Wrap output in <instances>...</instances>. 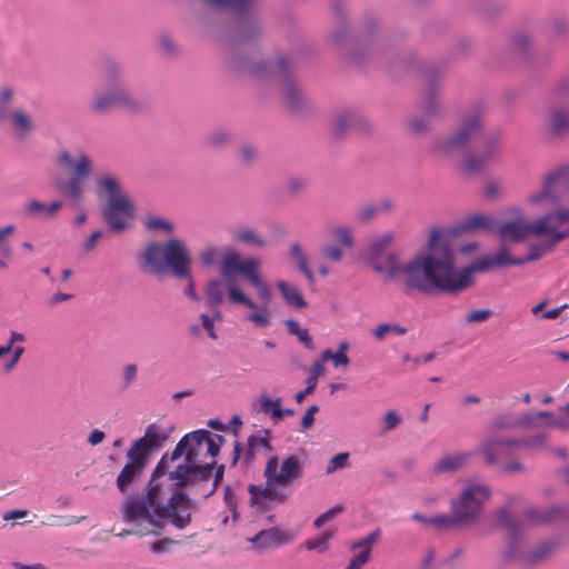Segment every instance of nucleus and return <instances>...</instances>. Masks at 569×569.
Here are the masks:
<instances>
[{
    "instance_id": "obj_1",
    "label": "nucleus",
    "mask_w": 569,
    "mask_h": 569,
    "mask_svg": "<svg viewBox=\"0 0 569 569\" xmlns=\"http://www.w3.org/2000/svg\"><path fill=\"white\" fill-rule=\"evenodd\" d=\"M223 438L200 429L187 433L177 443L173 451L163 455L156 465L146 488V495L126 500L123 520L136 525L124 535H159L163 521L179 530L187 528L192 520L193 503L182 490L168 495L159 479L168 473L176 488H190L208 485L212 477L216 457L220 452Z\"/></svg>"
},
{
    "instance_id": "obj_2",
    "label": "nucleus",
    "mask_w": 569,
    "mask_h": 569,
    "mask_svg": "<svg viewBox=\"0 0 569 569\" xmlns=\"http://www.w3.org/2000/svg\"><path fill=\"white\" fill-rule=\"evenodd\" d=\"M260 268L259 259L241 260L238 252L230 250L221 259L220 274L227 281L229 302L251 309L246 319L258 328H267L272 320L267 306L272 299V292L262 279Z\"/></svg>"
},
{
    "instance_id": "obj_3",
    "label": "nucleus",
    "mask_w": 569,
    "mask_h": 569,
    "mask_svg": "<svg viewBox=\"0 0 569 569\" xmlns=\"http://www.w3.org/2000/svg\"><path fill=\"white\" fill-rule=\"evenodd\" d=\"M441 229L430 232L426 247L417 251L408 261L401 263L396 253H389L386 264L375 263L377 272L386 273L388 278H402L405 292H419L422 295L439 291Z\"/></svg>"
},
{
    "instance_id": "obj_4",
    "label": "nucleus",
    "mask_w": 569,
    "mask_h": 569,
    "mask_svg": "<svg viewBox=\"0 0 569 569\" xmlns=\"http://www.w3.org/2000/svg\"><path fill=\"white\" fill-rule=\"evenodd\" d=\"M569 200V167L549 172L540 190L529 194V206L538 211L552 210L533 220V237L546 236L553 243L569 237V210L560 208Z\"/></svg>"
},
{
    "instance_id": "obj_5",
    "label": "nucleus",
    "mask_w": 569,
    "mask_h": 569,
    "mask_svg": "<svg viewBox=\"0 0 569 569\" xmlns=\"http://www.w3.org/2000/svg\"><path fill=\"white\" fill-rule=\"evenodd\" d=\"M305 463L297 455L281 461L277 455L270 457L263 469V485L250 483L248 503L254 512L264 513L284 505L292 496V488L303 475Z\"/></svg>"
},
{
    "instance_id": "obj_6",
    "label": "nucleus",
    "mask_w": 569,
    "mask_h": 569,
    "mask_svg": "<svg viewBox=\"0 0 569 569\" xmlns=\"http://www.w3.org/2000/svg\"><path fill=\"white\" fill-rule=\"evenodd\" d=\"M521 260L512 258L506 247H501L495 254L483 256L476 259L469 266L461 269L456 268L455 253L449 239L441 230L440 236V263L439 269V291L447 293L460 292L473 283L472 274L476 272L485 273L495 268L507 266H521Z\"/></svg>"
},
{
    "instance_id": "obj_7",
    "label": "nucleus",
    "mask_w": 569,
    "mask_h": 569,
    "mask_svg": "<svg viewBox=\"0 0 569 569\" xmlns=\"http://www.w3.org/2000/svg\"><path fill=\"white\" fill-rule=\"evenodd\" d=\"M139 263L148 273L166 274L170 271L177 278H189L186 295L199 301L190 274L191 256L183 241L172 238L164 243L151 242L140 253Z\"/></svg>"
},
{
    "instance_id": "obj_8",
    "label": "nucleus",
    "mask_w": 569,
    "mask_h": 569,
    "mask_svg": "<svg viewBox=\"0 0 569 569\" xmlns=\"http://www.w3.org/2000/svg\"><path fill=\"white\" fill-rule=\"evenodd\" d=\"M100 197L106 196L103 218L113 231H122L132 220L134 206L123 191L119 180L113 176H102L97 181Z\"/></svg>"
},
{
    "instance_id": "obj_9",
    "label": "nucleus",
    "mask_w": 569,
    "mask_h": 569,
    "mask_svg": "<svg viewBox=\"0 0 569 569\" xmlns=\"http://www.w3.org/2000/svg\"><path fill=\"white\" fill-rule=\"evenodd\" d=\"M58 164L68 168L72 177L68 180H58L57 190L66 196L74 207H80L84 193V181L91 174L92 161L83 152L79 153L76 160L68 151H62L58 157Z\"/></svg>"
},
{
    "instance_id": "obj_10",
    "label": "nucleus",
    "mask_w": 569,
    "mask_h": 569,
    "mask_svg": "<svg viewBox=\"0 0 569 569\" xmlns=\"http://www.w3.org/2000/svg\"><path fill=\"white\" fill-rule=\"evenodd\" d=\"M480 111L466 116L456 131L432 144V151L441 157H450L462 151L481 129Z\"/></svg>"
},
{
    "instance_id": "obj_11",
    "label": "nucleus",
    "mask_w": 569,
    "mask_h": 569,
    "mask_svg": "<svg viewBox=\"0 0 569 569\" xmlns=\"http://www.w3.org/2000/svg\"><path fill=\"white\" fill-rule=\"evenodd\" d=\"M490 488L482 483L467 486L457 499L451 501V511L459 522L470 523L475 521L482 510V505L489 500Z\"/></svg>"
},
{
    "instance_id": "obj_12",
    "label": "nucleus",
    "mask_w": 569,
    "mask_h": 569,
    "mask_svg": "<svg viewBox=\"0 0 569 569\" xmlns=\"http://www.w3.org/2000/svg\"><path fill=\"white\" fill-rule=\"evenodd\" d=\"M117 107L136 110L139 108V103L129 91L121 86H114L108 92L96 93L90 102V109L99 114L106 113Z\"/></svg>"
},
{
    "instance_id": "obj_13",
    "label": "nucleus",
    "mask_w": 569,
    "mask_h": 569,
    "mask_svg": "<svg viewBox=\"0 0 569 569\" xmlns=\"http://www.w3.org/2000/svg\"><path fill=\"white\" fill-rule=\"evenodd\" d=\"M500 154L501 143L499 137H488L481 150L476 153H470L465 158L463 168L468 172H479L487 166L497 161Z\"/></svg>"
},
{
    "instance_id": "obj_14",
    "label": "nucleus",
    "mask_w": 569,
    "mask_h": 569,
    "mask_svg": "<svg viewBox=\"0 0 569 569\" xmlns=\"http://www.w3.org/2000/svg\"><path fill=\"white\" fill-rule=\"evenodd\" d=\"M521 442L516 439L499 437H487L479 445L477 452L483 458L488 465H498L500 460L508 456L511 448L520 447Z\"/></svg>"
},
{
    "instance_id": "obj_15",
    "label": "nucleus",
    "mask_w": 569,
    "mask_h": 569,
    "mask_svg": "<svg viewBox=\"0 0 569 569\" xmlns=\"http://www.w3.org/2000/svg\"><path fill=\"white\" fill-rule=\"evenodd\" d=\"M533 221L527 222L521 214L497 224L495 232L502 242H521L533 236Z\"/></svg>"
},
{
    "instance_id": "obj_16",
    "label": "nucleus",
    "mask_w": 569,
    "mask_h": 569,
    "mask_svg": "<svg viewBox=\"0 0 569 569\" xmlns=\"http://www.w3.org/2000/svg\"><path fill=\"white\" fill-rule=\"evenodd\" d=\"M295 539V533L283 530L279 527L261 530L248 541L256 550H267L290 543Z\"/></svg>"
},
{
    "instance_id": "obj_17",
    "label": "nucleus",
    "mask_w": 569,
    "mask_h": 569,
    "mask_svg": "<svg viewBox=\"0 0 569 569\" xmlns=\"http://www.w3.org/2000/svg\"><path fill=\"white\" fill-rule=\"evenodd\" d=\"M167 436L160 432V428L152 423L146 428L144 436L134 440L129 450L148 461L150 452L162 447Z\"/></svg>"
},
{
    "instance_id": "obj_18",
    "label": "nucleus",
    "mask_w": 569,
    "mask_h": 569,
    "mask_svg": "<svg viewBox=\"0 0 569 569\" xmlns=\"http://www.w3.org/2000/svg\"><path fill=\"white\" fill-rule=\"evenodd\" d=\"M127 458L128 462L124 465L116 480L117 487L121 492H126L134 479L142 475L148 462L138 455H132L130 450L127 452Z\"/></svg>"
},
{
    "instance_id": "obj_19",
    "label": "nucleus",
    "mask_w": 569,
    "mask_h": 569,
    "mask_svg": "<svg viewBox=\"0 0 569 569\" xmlns=\"http://www.w3.org/2000/svg\"><path fill=\"white\" fill-rule=\"evenodd\" d=\"M62 208V202L59 200L52 201L47 204L37 199H32L24 204L23 214L30 219H50Z\"/></svg>"
},
{
    "instance_id": "obj_20",
    "label": "nucleus",
    "mask_w": 569,
    "mask_h": 569,
    "mask_svg": "<svg viewBox=\"0 0 569 569\" xmlns=\"http://www.w3.org/2000/svg\"><path fill=\"white\" fill-rule=\"evenodd\" d=\"M497 523L499 527L508 531V553L507 557H512L517 551V545L519 540V530L517 521L509 515V512L501 508L496 513Z\"/></svg>"
},
{
    "instance_id": "obj_21",
    "label": "nucleus",
    "mask_w": 569,
    "mask_h": 569,
    "mask_svg": "<svg viewBox=\"0 0 569 569\" xmlns=\"http://www.w3.org/2000/svg\"><path fill=\"white\" fill-rule=\"evenodd\" d=\"M264 451H272L273 448L269 440V431L268 430H261L258 433L251 435L247 439V449L243 453V460L247 463H251L256 456Z\"/></svg>"
},
{
    "instance_id": "obj_22",
    "label": "nucleus",
    "mask_w": 569,
    "mask_h": 569,
    "mask_svg": "<svg viewBox=\"0 0 569 569\" xmlns=\"http://www.w3.org/2000/svg\"><path fill=\"white\" fill-rule=\"evenodd\" d=\"M6 121L9 122L12 131L20 139H26L34 129V123L31 116L22 108L12 110L11 114Z\"/></svg>"
},
{
    "instance_id": "obj_23",
    "label": "nucleus",
    "mask_w": 569,
    "mask_h": 569,
    "mask_svg": "<svg viewBox=\"0 0 569 569\" xmlns=\"http://www.w3.org/2000/svg\"><path fill=\"white\" fill-rule=\"evenodd\" d=\"M378 537H379V531H373L370 535H368L367 537H365L358 541H355L351 545V549L352 550L360 549L361 551L358 556H356L350 561V563L348 565V567L346 569H361L362 566L370 559L372 546L377 541Z\"/></svg>"
},
{
    "instance_id": "obj_24",
    "label": "nucleus",
    "mask_w": 569,
    "mask_h": 569,
    "mask_svg": "<svg viewBox=\"0 0 569 569\" xmlns=\"http://www.w3.org/2000/svg\"><path fill=\"white\" fill-rule=\"evenodd\" d=\"M471 457V452H457L445 455L435 463L433 470L437 473L458 471L468 463Z\"/></svg>"
},
{
    "instance_id": "obj_25",
    "label": "nucleus",
    "mask_w": 569,
    "mask_h": 569,
    "mask_svg": "<svg viewBox=\"0 0 569 569\" xmlns=\"http://www.w3.org/2000/svg\"><path fill=\"white\" fill-rule=\"evenodd\" d=\"M366 127V120L361 116L351 111L338 113L333 122V131L337 136L346 133L350 128L365 130Z\"/></svg>"
},
{
    "instance_id": "obj_26",
    "label": "nucleus",
    "mask_w": 569,
    "mask_h": 569,
    "mask_svg": "<svg viewBox=\"0 0 569 569\" xmlns=\"http://www.w3.org/2000/svg\"><path fill=\"white\" fill-rule=\"evenodd\" d=\"M548 124L555 134L569 132V108L567 106L552 107L549 112Z\"/></svg>"
},
{
    "instance_id": "obj_27",
    "label": "nucleus",
    "mask_w": 569,
    "mask_h": 569,
    "mask_svg": "<svg viewBox=\"0 0 569 569\" xmlns=\"http://www.w3.org/2000/svg\"><path fill=\"white\" fill-rule=\"evenodd\" d=\"M226 292L228 293L227 281L222 277L210 280L204 290L207 305L214 309L218 308L222 305Z\"/></svg>"
},
{
    "instance_id": "obj_28",
    "label": "nucleus",
    "mask_w": 569,
    "mask_h": 569,
    "mask_svg": "<svg viewBox=\"0 0 569 569\" xmlns=\"http://www.w3.org/2000/svg\"><path fill=\"white\" fill-rule=\"evenodd\" d=\"M14 224H6L0 227V269L6 270L12 258V249L9 238L16 232Z\"/></svg>"
},
{
    "instance_id": "obj_29",
    "label": "nucleus",
    "mask_w": 569,
    "mask_h": 569,
    "mask_svg": "<svg viewBox=\"0 0 569 569\" xmlns=\"http://www.w3.org/2000/svg\"><path fill=\"white\" fill-rule=\"evenodd\" d=\"M277 287L288 306L296 309L307 308L308 303L297 287L291 286L286 281H278Z\"/></svg>"
},
{
    "instance_id": "obj_30",
    "label": "nucleus",
    "mask_w": 569,
    "mask_h": 569,
    "mask_svg": "<svg viewBox=\"0 0 569 569\" xmlns=\"http://www.w3.org/2000/svg\"><path fill=\"white\" fill-rule=\"evenodd\" d=\"M234 71L252 77H263L267 64L262 61H253L248 58H236L232 61Z\"/></svg>"
},
{
    "instance_id": "obj_31",
    "label": "nucleus",
    "mask_w": 569,
    "mask_h": 569,
    "mask_svg": "<svg viewBox=\"0 0 569 569\" xmlns=\"http://www.w3.org/2000/svg\"><path fill=\"white\" fill-rule=\"evenodd\" d=\"M497 224L495 220L487 214H473L471 217L466 218L461 226L460 230L465 232L482 229V230H491L495 231Z\"/></svg>"
},
{
    "instance_id": "obj_32",
    "label": "nucleus",
    "mask_w": 569,
    "mask_h": 569,
    "mask_svg": "<svg viewBox=\"0 0 569 569\" xmlns=\"http://www.w3.org/2000/svg\"><path fill=\"white\" fill-rule=\"evenodd\" d=\"M556 243L546 238L545 240L536 243H531L528 248V256L526 258H516L517 260H521V264L527 262H533L541 259L543 256L550 253Z\"/></svg>"
},
{
    "instance_id": "obj_33",
    "label": "nucleus",
    "mask_w": 569,
    "mask_h": 569,
    "mask_svg": "<svg viewBox=\"0 0 569 569\" xmlns=\"http://www.w3.org/2000/svg\"><path fill=\"white\" fill-rule=\"evenodd\" d=\"M14 94V90L10 87H2L0 89V123L6 122L11 114Z\"/></svg>"
},
{
    "instance_id": "obj_34",
    "label": "nucleus",
    "mask_w": 569,
    "mask_h": 569,
    "mask_svg": "<svg viewBox=\"0 0 569 569\" xmlns=\"http://www.w3.org/2000/svg\"><path fill=\"white\" fill-rule=\"evenodd\" d=\"M233 238L236 240L247 243V244L257 246V247L264 246L263 239L252 228H239V229L234 230Z\"/></svg>"
},
{
    "instance_id": "obj_35",
    "label": "nucleus",
    "mask_w": 569,
    "mask_h": 569,
    "mask_svg": "<svg viewBox=\"0 0 569 569\" xmlns=\"http://www.w3.org/2000/svg\"><path fill=\"white\" fill-rule=\"evenodd\" d=\"M284 325L289 333L295 335L299 339V341L305 345L306 348L313 349V341L309 335L308 329L300 328L298 321L293 319L286 320Z\"/></svg>"
},
{
    "instance_id": "obj_36",
    "label": "nucleus",
    "mask_w": 569,
    "mask_h": 569,
    "mask_svg": "<svg viewBox=\"0 0 569 569\" xmlns=\"http://www.w3.org/2000/svg\"><path fill=\"white\" fill-rule=\"evenodd\" d=\"M218 7H226L236 13H242L250 10L254 0H208Z\"/></svg>"
},
{
    "instance_id": "obj_37",
    "label": "nucleus",
    "mask_w": 569,
    "mask_h": 569,
    "mask_svg": "<svg viewBox=\"0 0 569 569\" xmlns=\"http://www.w3.org/2000/svg\"><path fill=\"white\" fill-rule=\"evenodd\" d=\"M290 254L297 259L299 270L306 276L310 283L315 282V276L308 267L306 257L302 253L301 247L298 243H293L290 247Z\"/></svg>"
},
{
    "instance_id": "obj_38",
    "label": "nucleus",
    "mask_w": 569,
    "mask_h": 569,
    "mask_svg": "<svg viewBox=\"0 0 569 569\" xmlns=\"http://www.w3.org/2000/svg\"><path fill=\"white\" fill-rule=\"evenodd\" d=\"M392 241L393 234L391 232H386L371 240L369 250L371 254L379 256L392 243Z\"/></svg>"
},
{
    "instance_id": "obj_39",
    "label": "nucleus",
    "mask_w": 569,
    "mask_h": 569,
    "mask_svg": "<svg viewBox=\"0 0 569 569\" xmlns=\"http://www.w3.org/2000/svg\"><path fill=\"white\" fill-rule=\"evenodd\" d=\"M286 102L288 104V108L292 111H299L300 107L303 102V99L300 94V91L298 88L292 84L288 83L284 92Z\"/></svg>"
},
{
    "instance_id": "obj_40",
    "label": "nucleus",
    "mask_w": 569,
    "mask_h": 569,
    "mask_svg": "<svg viewBox=\"0 0 569 569\" xmlns=\"http://www.w3.org/2000/svg\"><path fill=\"white\" fill-rule=\"evenodd\" d=\"M144 226L147 229L154 230V231L162 230L168 233L173 231L172 222H170L167 219L156 217V216L148 217L144 221Z\"/></svg>"
},
{
    "instance_id": "obj_41",
    "label": "nucleus",
    "mask_w": 569,
    "mask_h": 569,
    "mask_svg": "<svg viewBox=\"0 0 569 569\" xmlns=\"http://www.w3.org/2000/svg\"><path fill=\"white\" fill-rule=\"evenodd\" d=\"M556 543L553 541H546L541 543L532 553L530 555V560L532 562H538L545 558H548L556 549Z\"/></svg>"
},
{
    "instance_id": "obj_42",
    "label": "nucleus",
    "mask_w": 569,
    "mask_h": 569,
    "mask_svg": "<svg viewBox=\"0 0 569 569\" xmlns=\"http://www.w3.org/2000/svg\"><path fill=\"white\" fill-rule=\"evenodd\" d=\"M348 459H349L348 452H340V453L335 455L329 460L327 468H326V472L328 475H330L337 470L343 469L348 463Z\"/></svg>"
},
{
    "instance_id": "obj_43",
    "label": "nucleus",
    "mask_w": 569,
    "mask_h": 569,
    "mask_svg": "<svg viewBox=\"0 0 569 569\" xmlns=\"http://www.w3.org/2000/svg\"><path fill=\"white\" fill-rule=\"evenodd\" d=\"M332 532H323L320 537L315 539H309L306 541V548L308 550H318L325 551L327 549L328 541L332 538Z\"/></svg>"
},
{
    "instance_id": "obj_44",
    "label": "nucleus",
    "mask_w": 569,
    "mask_h": 569,
    "mask_svg": "<svg viewBox=\"0 0 569 569\" xmlns=\"http://www.w3.org/2000/svg\"><path fill=\"white\" fill-rule=\"evenodd\" d=\"M322 361L331 360L336 367H346L350 363V359L346 353L332 352L330 349H326L321 353Z\"/></svg>"
},
{
    "instance_id": "obj_45",
    "label": "nucleus",
    "mask_w": 569,
    "mask_h": 569,
    "mask_svg": "<svg viewBox=\"0 0 569 569\" xmlns=\"http://www.w3.org/2000/svg\"><path fill=\"white\" fill-rule=\"evenodd\" d=\"M402 421V418L396 410H388L382 419V431L389 432L396 429Z\"/></svg>"
},
{
    "instance_id": "obj_46",
    "label": "nucleus",
    "mask_w": 569,
    "mask_h": 569,
    "mask_svg": "<svg viewBox=\"0 0 569 569\" xmlns=\"http://www.w3.org/2000/svg\"><path fill=\"white\" fill-rule=\"evenodd\" d=\"M457 523H460L456 515L447 516V515H438L435 517H431L430 526L437 527V528H446V527H452Z\"/></svg>"
},
{
    "instance_id": "obj_47",
    "label": "nucleus",
    "mask_w": 569,
    "mask_h": 569,
    "mask_svg": "<svg viewBox=\"0 0 569 569\" xmlns=\"http://www.w3.org/2000/svg\"><path fill=\"white\" fill-rule=\"evenodd\" d=\"M230 140V134L224 130H217L212 132L207 141L208 144L212 148H220L224 146Z\"/></svg>"
},
{
    "instance_id": "obj_48",
    "label": "nucleus",
    "mask_w": 569,
    "mask_h": 569,
    "mask_svg": "<svg viewBox=\"0 0 569 569\" xmlns=\"http://www.w3.org/2000/svg\"><path fill=\"white\" fill-rule=\"evenodd\" d=\"M336 240L345 247L352 246L351 230L347 227H338L333 230Z\"/></svg>"
},
{
    "instance_id": "obj_49",
    "label": "nucleus",
    "mask_w": 569,
    "mask_h": 569,
    "mask_svg": "<svg viewBox=\"0 0 569 569\" xmlns=\"http://www.w3.org/2000/svg\"><path fill=\"white\" fill-rule=\"evenodd\" d=\"M83 519H84V517L77 518V517L50 516L48 518L47 523L50 526L62 527V526H71L74 523H79Z\"/></svg>"
},
{
    "instance_id": "obj_50",
    "label": "nucleus",
    "mask_w": 569,
    "mask_h": 569,
    "mask_svg": "<svg viewBox=\"0 0 569 569\" xmlns=\"http://www.w3.org/2000/svg\"><path fill=\"white\" fill-rule=\"evenodd\" d=\"M26 341V336L18 331H12L10 333L9 341L6 346H0V358L7 353H9L12 348H14V345L18 342Z\"/></svg>"
},
{
    "instance_id": "obj_51",
    "label": "nucleus",
    "mask_w": 569,
    "mask_h": 569,
    "mask_svg": "<svg viewBox=\"0 0 569 569\" xmlns=\"http://www.w3.org/2000/svg\"><path fill=\"white\" fill-rule=\"evenodd\" d=\"M491 315L492 311L490 309L472 310L467 315L466 320L468 323L485 322Z\"/></svg>"
},
{
    "instance_id": "obj_52",
    "label": "nucleus",
    "mask_w": 569,
    "mask_h": 569,
    "mask_svg": "<svg viewBox=\"0 0 569 569\" xmlns=\"http://www.w3.org/2000/svg\"><path fill=\"white\" fill-rule=\"evenodd\" d=\"M516 426V421L512 420L508 415H499L492 421V429L495 430H507Z\"/></svg>"
},
{
    "instance_id": "obj_53",
    "label": "nucleus",
    "mask_w": 569,
    "mask_h": 569,
    "mask_svg": "<svg viewBox=\"0 0 569 569\" xmlns=\"http://www.w3.org/2000/svg\"><path fill=\"white\" fill-rule=\"evenodd\" d=\"M23 352H24V348L21 346H16L14 348H12V357L8 362H6L2 366L3 371L11 372L16 368L18 362L20 361Z\"/></svg>"
},
{
    "instance_id": "obj_54",
    "label": "nucleus",
    "mask_w": 569,
    "mask_h": 569,
    "mask_svg": "<svg viewBox=\"0 0 569 569\" xmlns=\"http://www.w3.org/2000/svg\"><path fill=\"white\" fill-rule=\"evenodd\" d=\"M379 214V208L376 204H368L361 208L357 214V220L360 222H367Z\"/></svg>"
},
{
    "instance_id": "obj_55",
    "label": "nucleus",
    "mask_w": 569,
    "mask_h": 569,
    "mask_svg": "<svg viewBox=\"0 0 569 569\" xmlns=\"http://www.w3.org/2000/svg\"><path fill=\"white\" fill-rule=\"evenodd\" d=\"M138 367L134 363L126 365L122 369L123 387L128 388L137 378Z\"/></svg>"
},
{
    "instance_id": "obj_56",
    "label": "nucleus",
    "mask_w": 569,
    "mask_h": 569,
    "mask_svg": "<svg viewBox=\"0 0 569 569\" xmlns=\"http://www.w3.org/2000/svg\"><path fill=\"white\" fill-rule=\"evenodd\" d=\"M273 400L266 395H261L257 402L253 405V409L258 412L268 413L271 416Z\"/></svg>"
},
{
    "instance_id": "obj_57",
    "label": "nucleus",
    "mask_w": 569,
    "mask_h": 569,
    "mask_svg": "<svg viewBox=\"0 0 569 569\" xmlns=\"http://www.w3.org/2000/svg\"><path fill=\"white\" fill-rule=\"evenodd\" d=\"M218 258V251L214 247H206L200 252V260L204 266H212Z\"/></svg>"
},
{
    "instance_id": "obj_58",
    "label": "nucleus",
    "mask_w": 569,
    "mask_h": 569,
    "mask_svg": "<svg viewBox=\"0 0 569 569\" xmlns=\"http://www.w3.org/2000/svg\"><path fill=\"white\" fill-rule=\"evenodd\" d=\"M513 47L517 51H526L530 44V38L525 33H519L513 37Z\"/></svg>"
},
{
    "instance_id": "obj_59",
    "label": "nucleus",
    "mask_w": 569,
    "mask_h": 569,
    "mask_svg": "<svg viewBox=\"0 0 569 569\" xmlns=\"http://www.w3.org/2000/svg\"><path fill=\"white\" fill-rule=\"evenodd\" d=\"M323 362L325 361H322V358L319 361H315L309 369V376L307 379H312L313 382L317 385L318 378L325 371Z\"/></svg>"
},
{
    "instance_id": "obj_60",
    "label": "nucleus",
    "mask_w": 569,
    "mask_h": 569,
    "mask_svg": "<svg viewBox=\"0 0 569 569\" xmlns=\"http://www.w3.org/2000/svg\"><path fill=\"white\" fill-rule=\"evenodd\" d=\"M223 471H224V467L223 466H219L216 470V473H214V479L212 481V485H211V488L207 491H203V496L204 497H209L211 496L216 490H217V487L219 485V482L221 481L222 477H223Z\"/></svg>"
},
{
    "instance_id": "obj_61",
    "label": "nucleus",
    "mask_w": 569,
    "mask_h": 569,
    "mask_svg": "<svg viewBox=\"0 0 569 569\" xmlns=\"http://www.w3.org/2000/svg\"><path fill=\"white\" fill-rule=\"evenodd\" d=\"M323 254L326 258L332 261H340L342 259V251L336 246L326 247L323 249Z\"/></svg>"
},
{
    "instance_id": "obj_62",
    "label": "nucleus",
    "mask_w": 569,
    "mask_h": 569,
    "mask_svg": "<svg viewBox=\"0 0 569 569\" xmlns=\"http://www.w3.org/2000/svg\"><path fill=\"white\" fill-rule=\"evenodd\" d=\"M306 383H307V387H306V388H303V390L298 391V392L296 393V400H297L298 402H302V401H303V399H305L308 395L312 393V392L315 391L316 387H317V385L313 382V380H312V379H307V380H306Z\"/></svg>"
},
{
    "instance_id": "obj_63",
    "label": "nucleus",
    "mask_w": 569,
    "mask_h": 569,
    "mask_svg": "<svg viewBox=\"0 0 569 569\" xmlns=\"http://www.w3.org/2000/svg\"><path fill=\"white\" fill-rule=\"evenodd\" d=\"M254 156H256V150L250 144H244L241 149H240V159L242 162L244 163H249L251 162L253 159H254Z\"/></svg>"
},
{
    "instance_id": "obj_64",
    "label": "nucleus",
    "mask_w": 569,
    "mask_h": 569,
    "mask_svg": "<svg viewBox=\"0 0 569 569\" xmlns=\"http://www.w3.org/2000/svg\"><path fill=\"white\" fill-rule=\"evenodd\" d=\"M118 76V67L114 62L109 61L106 64L104 77L110 84H113L116 77Z\"/></svg>"
}]
</instances>
